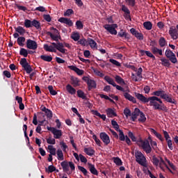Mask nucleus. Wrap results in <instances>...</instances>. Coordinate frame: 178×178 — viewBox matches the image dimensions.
I'll return each instance as SVG.
<instances>
[{
    "label": "nucleus",
    "instance_id": "31",
    "mask_svg": "<svg viewBox=\"0 0 178 178\" xmlns=\"http://www.w3.org/2000/svg\"><path fill=\"white\" fill-rule=\"evenodd\" d=\"M84 152L86 153V155H88L89 156H92V155L95 154V151H94V149H92L91 147H89V148L85 147Z\"/></svg>",
    "mask_w": 178,
    "mask_h": 178
},
{
    "label": "nucleus",
    "instance_id": "18",
    "mask_svg": "<svg viewBox=\"0 0 178 178\" xmlns=\"http://www.w3.org/2000/svg\"><path fill=\"white\" fill-rule=\"evenodd\" d=\"M68 69H70V70H73L78 74V76H81L84 74V71L83 70H80L79 67L74 66V65H70L68 66Z\"/></svg>",
    "mask_w": 178,
    "mask_h": 178
},
{
    "label": "nucleus",
    "instance_id": "16",
    "mask_svg": "<svg viewBox=\"0 0 178 178\" xmlns=\"http://www.w3.org/2000/svg\"><path fill=\"white\" fill-rule=\"evenodd\" d=\"M130 31L133 35L138 38V40H144V35H143V33L138 32L134 28L131 29Z\"/></svg>",
    "mask_w": 178,
    "mask_h": 178
},
{
    "label": "nucleus",
    "instance_id": "43",
    "mask_svg": "<svg viewBox=\"0 0 178 178\" xmlns=\"http://www.w3.org/2000/svg\"><path fill=\"white\" fill-rule=\"evenodd\" d=\"M19 55H21L22 56H24V58H27L29 55V51H27V49L24 48H21L19 51Z\"/></svg>",
    "mask_w": 178,
    "mask_h": 178
},
{
    "label": "nucleus",
    "instance_id": "2",
    "mask_svg": "<svg viewBox=\"0 0 178 178\" xmlns=\"http://www.w3.org/2000/svg\"><path fill=\"white\" fill-rule=\"evenodd\" d=\"M149 102L150 106H154V109H160L161 111H165V107L163 106L162 100L159 97L153 96L149 97Z\"/></svg>",
    "mask_w": 178,
    "mask_h": 178
},
{
    "label": "nucleus",
    "instance_id": "26",
    "mask_svg": "<svg viewBox=\"0 0 178 178\" xmlns=\"http://www.w3.org/2000/svg\"><path fill=\"white\" fill-rule=\"evenodd\" d=\"M150 131L151 133H152V134H154L156 137V138L160 140V141H163L164 139H163V137H162V135L158 133L156 131H155V129H150Z\"/></svg>",
    "mask_w": 178,
    "mask_h": 178
},
{
    "label": "nucleus",
    "instance_id": "55",
    "mask_svg": "<svg viewBox=\"0 0 178 178\" xmlns=\"http://www.w3.org/2000/svg\"><path fill=\"white\" fill-rule=\"evenodd\" d=\"M60 145L61 149H63V152H66V149H67V145L63 141L60 142Z\"/></svg>",
    "mask_w": 178,
    "mask_h": 178
},
{
    "label": "nucleus",
    "instance_id": "51",
    "mask_svg": "<svg viewBox=\"0 0 178 178\" xmlns=\"http://www.w3.org/2000/svg\"><path fill=\"white\" fill-rule=\"evenodd\" d=\"M88 40H86L85 38L81 39L78 40V44L82 45L83 47H86L87 45Z\"/></svg>",
    "mask_w": 178,
    "mask_h": 178
},
{
    "label": "nucleus",
    "instance_id": "28",
    "mask_svg": "<svg viewBox=\"0 0 178 178\" xmlns=\"http://www.w3.org/2000/svg\"><path fill=\"white\" fill-rule=\"evenodd\" d=\"M80 80H79V78L76 77H71V83L74 87H79L80 86Z\"/></svg>",
    "mask_w": 178,
    "mask_h": 178
},
{
    "label": "nucleus",
    "instance_id": "46",
    "mask_svg": "<svg viewBox=\"0 0 178 178\" xmlns=\"http://www.w3.org/2000/svg\"><path fill=\"white\" fill-rule=\"evenodd\" d=\"M138 120L140 122H142V123H144V122L147 120V118H145V115H144V113L140 111Z\"/></svg>",
    "mask_w": 178,
    "mask_h": 178
},
{
    "label": "nucleus",
    "instance_id": "5",
    "mask_svg": "<svg viewBox=\"0 0 178 178\" xmlns=\"http://www.w3.org/2000/svg\"><path fill=\"white\" fill-rule=\"evenodd\" d=\"M19 64L24 69L28 74H30V73L33 72V68L31 67V65L29 64L26 58H22L19 61Z\"/></svg>",
    "mask_w": 178,
    "mask_h": 178
},
{
    "label": "nucleus",
    "instance_id": "56",
    "mask_svg": "<svg viewBox=\"0 0 178 178\" xmlns=\"http://www.w3.org/2000/svg\"><path fill=\"white\" fill-rule=\"evenodd\" d=\"M71 15H74V11L73 9H67L66 12L64 13V16H70Z\"/></svg>",
    "mask_w": 178,
    "mask_h": 178
},
{
    "label": "nucleus",
    "instance_id": "21",
    "mask_svg": "<svg viewBox=\"0 0 178 178\" xmlns=\"http://www.w3.org/2000/svg\"><path fill=\"white\" fill-rule=\"evenodd\" d=\"M135 97H136V98L139 99V101H141V102H144L145 104H146L147 102H149V98L145 97L142 94L135 93Z\"/></svg>",
    "mask_w": 178,
    "mask_h": 178
},
{
    "label": "nucleus",
    "instance_id": "48",
    "mask_svg": "<svg viewBox=\"0 0 178 178\" xmlns=\"http://www.w3.org/2000/svg\"><path fill=\"white\" fill-rule=\"evenodd\" d=\"M47 144H51V145H55V144H56V140H55V138H52L51 136H49L47 139Z\"/></svg>",
    "mask_w": 178,
    "mask_h": 178
},
{
    "label": "nucleus",
    "instance_id": "47",
    "mask_svg": "<svg viewBox=\"0 0 178 178\" xmlns=\"http://www.w3.org/2000/svg\"><path fill=\"white\" fill-rule=\"evenodd\" d=\"M159 44L161 48H163V47L166 45V40H165V38L163 37L160 38L159 40Z\"/></svg>",
    "mask_w": 178,
    "mask_h": 178
},
{
    "label": "nucleus",
    "instance_id": "8",
    "mask_svg": "<svg viewBox=\"0 0 178 178\" xmlns=\"http://www.w3.org/2000/svg\"><path fill=\"white\" fill-rule=\"evenodd\" d=\"M82 80L87 83L89 91L92 90V88H97V83H95V81L90 79L88 76H83Z\"/></svg>",
    "mask_w": 178,
    "mask_h": 178
},
{
    "label": "nucleus",
    "instance_id": "38",
    "mask_svg": "<svg viewBox=\"0 0 178 178\" xmlns=\"http://www.w3.org/2000/svg\"><path fill=\"white\" fill-rule=\"evenodd\" d=\"M152 95H155L156 97H161V98H163V95H165V92L163 90H156L152 93Z\"/></svg>",
    "mask_w": 178,
    "mask_h": 178
},
{
    "label": "nucleus",
    "instance_id": "10",
    "mask_svg": "<svg viewBox=\"0 0 178 178\" xmlns=\"http://www.w3.org/2000/svg\"><path fill=\"white\" fill-rule=\"evenodd\" d=\"M51 45H53V47L56 48L57 51H59V52H61V54H66V51H67L66 49H65V46L62 42H58V43L51 42Z\"/></svg>",
    "mask_w": 178,
    "mask_h": 178
},
{
    "label": "nucleus",
    "instance_id": "49",
    "mask_svg": "<svg viewBox=\"0 0 178 178\" xmlns=\"http://www.w3.org/2000/svg\"><path fill=\"white\" fill-rule=\"evenodd\" d=\"M78 169H79V170H80L81 172H83L84 176H87V175H88V171L84 167H83L81 165H78Z\"/></svg>",
    "mask_w": 178,
    "mask_h": 178
},
{
    "label": "nucleus",
    "instance_id": "23",
    "mask_svg": "<svg viewBox=\"0 0 178 178\" xmlns=\"http://www.w3.org/2000/svg\"><path fill=\"white\" fill-rule=\"evenodd\" d=\"M88 165L90 173H92V175H94L95 176H98V170L95 169V165L91 164L90 163H88Z\"/></svg>",
    "mask_w": 178,
    "mask_h": 178
},
{
    "label": "nucleus",
    "instance_id": "32",
    "mask_svg": "<svg viewBox=\"0 0 178 178\" xmlns=\"http://www.w3.org/2000/svg\"><path fill=\"white\" fill-rule=\"evenodd\" d=\"M161 64L163 65V66H165L166 67H169L170 66V60H168L165 58H161L160 59Z\"/></svg>",
    "mask_w": 178,
    "mask_h": 178
},
{
    "label": "nucleus",
    "instance_id": "12",
    "mask_svg": "<svg viewBox=\"0 0 178 178\" xmlns=\"http://www.w3.org/2000/svg\"><path fill=\"white\" fill-rule=\"evenodd\" d=\"M26 47L28 49H33L35 50L38 48V44H37V42L32 40L31 39H28L26 41Z\"/></svg>",
    "mask_w": 178,
    "mask_h": 178
},
{
    "label": "nucleus",
    "instance_id": "29",
    "mask_svg": "<svg viewBox=\"0 0 178 178\" xmlns=\"http://www.w3.org/2000/svg\"><path fill=\"white\" fill-rule=\"evenodd\" d=\"M32 27H35L36 30H40L41 29V22L37 19H33L32 21Z\"/></svg>",
    "mask_w": 178,
    "mask_h": 178
},
{
    "label": "nucleus",
    "instance_id": "64",
    "mask_svg": "<svg viewBox=\"0 0 178 178\" xmlns=\"http://www.w3.org/2000/svg\"><path fill=\"white\" fill-rule=\"evenodd\" d=\"M118 132H119L120 140L121 141H124V140H126V136H124V134H123V131H120Z\"/></svg>",
    "mask_w": 178,
    "mask_h": 178
},
{
    "label": "nucleus",
    "instance_id": "1",
    "mask_svg": "<svg viewBox=\"0 0 178 178\" xmlns=\"http://www.w3.org/2000/svg\"><path fill=\"white\" fill-rule=\"evenodd\" d=\"M153 165L160 168L161 170L165 171V169H168V170L172 173V170H176V166L173 164V163L170 162L168 158H165V161L163 159L159 157H154L152 159ZM172 169V170H171Z\"/></svg>",
    "mask_w": 178,
    "mask_h": 178
},
{
    "label": "nucleus",
    "instance_id": "59",
    "mask_svg": "<svg viewBox=\"0 0 178 178\" xmlns=\"http://www.w3.org/2000/svg\"><path fill=\"white\" fill-rule=\"evenodd\" d=\"M115 81L118 84H124V81H123V79H122V77H120V76H115Z\"/></svg>",
    "mask_w": 178,
    "mask_h": 178
},
{
    "label": "nucleus",
    "instance_id": "54",
    "mask_svg": "<svg viewBox=\"0 0 178 178\" xmlns=\"http://www.w3.org/2000/svg\"><path fill=\"white\" fill-rule=\"evenodd\" d=\"M143 68L139 67L138 70L136 72V76H138V78L141 80V79H143Z\"/></svg>",
    "mask_w": 178,
    "mask_h": 178
},
{
    "label": "nucleus",
    "instance_id": "20",
    "mask_svg": "<svg viewBox=\"0 0 178 178\" xmlns=\"http://www.w3.org/2000/svg\"><path fill=\"white\" fill-rule=\"evenodd\" d=\"M151 51L153 54V55H160V56H162L163 55V51H162V49H159L156 47H151Z\"/></svg>",
    "mask_w": 178,
    "mask_h": 178
},
{
    "label": "nucleus",
    "instance_id": "11",
    "mask_svg": "<svg viewBox=\"0 0 178 178\" xmlns=\"http://www.w3.org/2000/svg\"><path fill=\"white\" fill-rule=\"evenodd\" d=\"M15 29L16 33L13 34L14 38H17L19 35H24V34H26V29H24V28H23L22 26H18Z\"/></svg>",
    "mask_w": 178,
    "mask_h": 178
},
{
    "label": "nucleus",
    "instance_id": "27",
    "mask_svg": "<svg viewBox=\"0 0 178 178\" xmlns=\"http://www.w3.org/2000/svg\"><path fill=\"white\" fill-rule=\"evenodd\" d=\"M66 90L69 94H71V95H74V94H76V89H74L70 84L66 86Z\"/></svg>",
    "mask_w": 178,
    "mask_h": 178
},
{
    "label": "nucleus",
    "instance_id": "62",
    "mask_svg": "<svg viewBox=\"0 0 178 178\" xmlns=\"http://www.w3.org/2000/svg\"><path fill=\"white\" fill-rule=\"evenodd\" d=\"M126 3L129 5V6H134L136 5V0H124Z\"/></svg>",
    "mask_w": 178,
    "mask_h": 178
},
{
    "label": "nucleus",
    "instance_id": "9",
    "mask_svg": "<svg viewBox=\"0 0 178 178\" xmlns=\"http://www.w3.org/2000/svg\"><path fill=\"white\" fill-rule=\"evenodd\" d=\"M54 33L51 32H47V35H49V37L53 40V41H59L60 40V35H59V31L56 29H53Z\"/></svg>",
    "mask_w": 178,
    "mask_h": 178
},
{
    "label": "nucleus",
    "instance_id": "63",
    "mask_svg": "<svg viewBox=\"0 0 178 178\" xmlns=\"http://www.w3.org/2000/svg\"><path fill=\"white\" fill-rule=\"evenodd\" d=\"M118 35L122 38L124 37V38H129V35L126 32H124L122 31L118 33Z\"/></svg>",
    "mask_w": 178,
    "mask_h": 178
},
{
    "label": "nucleus",
    "instance_id": "34",
    "mask_svg": "<svg viewBox=\"0 0 178 178\" xmlns=\"http://www.w3.org/2000/svg\"><path fill=\"white\" fill-rule=\"evenodd\" d=\"M57 154V159L58 161H64L65 157L63 156V152H62V149H58L56 152Z\"/></svg>",
    "mask_w": 178,
    "mask_h": 178
},
{
    "label": "nucleus",
    "instance_id": "25",
    "mask_svg": "<svg viewBox=\"0 0 178 178\" xmlns=\"http://www.w3.org/2000/svg\"><path fill=\"white\" fill-rule=\"evenodd\" d=\"M44 49L47 51V52H56V49L52 45L49 46L48 44H45L43 47Z\"/></svg>",
    "mask_w": 178,
    "mask_h": 178
},
{
    "label": "nucleus",
    "instance_id": "44",
    "mask_svg": "<svg viewBox=\"0 0 178 178\" xmlns=\"http://www.w3.org/2000/svg\"><path fill=\"white\" fill-rule=\"evenodd\" d=\"M112 126L113 128L116 131H120V127H119V124L115 120H112Z\"/></svg>",
    "mask_w": 178,
    "mask_h": 178
},
{
    "label": "nucleus",
    "instance_id": "61",
    "mask_svg": "<svg viewBox=\"0 0 178 178\" xmlns=\"http://www.w3.org/2000/svg\"><path fill=\"white\" fill-rule=\"evenodd\" d=\"M104 28L110 33V34H112V25L111 24H105L104 25Z\"/></svg>",
    "mask_w": 178,
    "mask_h": 178
},
{
    "label": "nucleus",
    "instance_id": "52",
    "mask_svg": "<svg viewBox=\"0 0 178 178\" xmlns=\"http://www.w3.org/2000/svg\"><path fill=\"white\" fill-rule=\"evenodd\" d=\"M113 162L118 166H122V160L120 158L118 157L113 158Z\"/></svg>",
    "mask_w": 178,
    "mask_h": 178
},
{
    "label": "nucleus",
    "instance_id": "45",
    "mask_svg": "<svg viewBox=\"0 0 178 178\" xmlns=\"http://www.w3.org/2000/svg\"><path fill=\"white\" fill-rule=\"evenodd\" d=\"M32 24H33V21L30 20V19H25L24 21V26L26 29H31L32 27Z\"/></svg>",
    "mask_w": 178,
    "mask_h": 178
},
{
    "label": "nucleus",
    "instance_id": "3",
    "mask_svg": "<svg viewBox=\"0 0 178 178\" xmlns=\"http://www.w3.org/2000/svg\"><path fill=\"white\" fill-rule=\"evenodd\" d=\"M136 161L139 165L144 166L143 170H145V168H147V159L145 156L143 154V153L140 151L135 152Z\"/></svg>",
    "mask_w": 178,
    "mask_h": 178
},
{
    "label": "nucleus",
    "instance_id": "41",
    "mask_svg": "<svg viewBox=\"0 0 178 178\" xmlns=\"http://www.w3.org/2000/svg\"><path fill=\"white\" fill-rule=\"evenodd\" d=\"M148 140L150 142V144L152 147L153 149H156V148H158V143H156V141H153L152 138H151V136L148 137Z\"/></svg>",
    "mask_w": 178,
    "mask_h": 178
},
{
    "label": "nucleus",
    "instance_id": "53",
    "mask_svg": "<svg viewBox=\"0 0 178 178\" xmlns=\"http://www.w3.org/2000/svg\"><path fill=\"white\" fill-rule=\"evenodd\" d=\"M56 170V167L54 166V165H49L48 169L46 168V172H49V173H52Z\"/></svg>",
    "mask_w": 178,
    "mask_h": 178
},
{
    "label": "nucleus",
    "instance_id": "13",
    "mask_svg": "<svg viewBox=\"0 0 178 178\" xmlns=\"http://www.w3.org/2000/svg\"><path fill=\"white\" fill-rule=\"evenodd\" d=\"M169 34L172 38V40H177L178 38V32L177 30L176 29V27L175 26H171L169 30Z\"/></svg>",
    "mask_w": 178,
    "mask_h": 178
},
{
    "label": "nucleus",
    "instance_id": "57",
    "mask_svg": "<svg viewBox=\"0 0 178 178\" xmlns=\"http://www.w3.org/2000/svg\"><path fill=\"white\" fill-rule=\"evenodd\" d=\"M124 114L125 115L127 119H129V118H131V111H130L128 108H125L124 110Z\"/></svg>",
    "mask_w": 178,
    "mask_h": 178
},
{
    "label": "nucleus",
    "instance_id": "42",
    "mask_svg": "<svg viewBox=\"0 0 178 178\" xmlns=\"http://www.w3.org/2000/svg\"><path fill=\"white\" fill-rule=\"evenodd\" d=\"M143 26L146 30H152V23H151V22H145L143 23Z\"/></svg>",
    "mask_w": 178,
    "mask_h": 178
},
{
    "label": "nucleus",
    "instance_id": "17",
    "mask_svg": "<svg viewBox=\"0 0 178 178\" xmlns=\"http://www.w3.org/2000/svg\"><path fill=\"white\" fill-rule=\"evenodd\" d=\"M60 165L63 172H65L67 175H72V172H69V162H67V161H64L61 162Z\"/></svg>",
    "mask_w": 178,
    "mask_h": 178
},
{
    "label": "nucleus",
    "instance_id": "33",
    "mask_svg": "<svg viewBox=\"0 0 178 178\" xmlns=\"http://www.w3.org/2000/svg\"><path fill=\"white\" fill-rule=\"evenodd\" d=\"M88 43L92 49H94V48H97V42L93 39L88 38Z\"/></svg>",
    "mask_w": 178,
    "mask_h": 178
},
{
    "label": "nucleus",
    "instance_id": "22",
    "mask_svg": "<svg viewBox=\"0 0 178 178\" xmlns=\"http://www.w3.org/2000/svg\"><path fill=\"white\" fill-rule=\"evenodd\" d=\"M138 116H140V109L135 108L134 112H133L131 114V120L133 122H136V120H137V118H138Z\"/></svg>",
    "mask_w": 178,
    "mask_h": 178
},
{
    "label": "nucleus",
    "instance_id": "24",
    "mask_svg": "<svg viewBox=\"0 0 178 178\" xmlns=\"http://www.w3.org/2000/svg\"><path fill=\"white\" fill-rule=\"evenodd\" d=\"M162 99H165V101H167V102H170V104H175V105H176V100L165 93L163 96Z\"/></svg>",
    "mask_w": 178,
    "mask_h": 178
},
{
    "label": "nucleus",
    "instance_id": "40",
    "mask_svg": "<svg viewBox=\"0 0 178 178\" xmlns=\"http://www.w3.org/2000/svg\"><path fill=\"white\" fill-rule=\"evenodd\" d=\"M48 149L49 151L50 155H56V149L54 148L53 145H48Z\"/></svg>",
    "mask_w": 178,
    "mask_h": 178
},
{
    "label": "nucleus",
    "instance_id": "35",
    "mask_svg": "<svg viewBox=\"0 0 178 178\" xmlns=\"http://www.w3.org/2000/svg\"><path fill=\"white\" fill-rule=\"evenodd\" d=\"M40 59L44 60V62H52L53 58L51 56L42 55L40 56Z\"/></svg>",
    "mask_w": 178,
    "mask_h": 178
},
{
    "label": "nucleus",
    "instance_id": "37",
    "mask_svg": "<svg viewBox=\"0 0 178 178\" xmlns=\"http://www.w3.org/2000/svg\"><path fill=\"white\" fill-rule=\"evenodd\" d=\"M76 92L79 98H81L82 99H87V96L86 95L84 92H83V90H78Z\"/></svg>",
    "mask_w": 178,
    "mask_h": 178
},
{
    "label": "nucleus",
    "instance_id": "30",
    "mask_svg": "<svg viewBox=\"0 0 178 178\" xmlns=\"http://www.w3.org/2000/svg\"><path fill=\"white\" fill-rule=\"evenodd\" d=\"M17 42L19 47H24V43L26 42V38L23 36H20L17 38Z\"/></svg>",
    "mask_w": 178,
    "mask_h": 178
},
{
    "label": "nucleus",
    "instance_id": "7",
    "mask_svg": "<svg viewBox=\"0 0 178 178\" xmlns=\"http://www.w3.org/2000/svg\"><path fill=\"white\" fill-rule=\"evenodd\" d=\"M47 130H49V131H51L52 133L54 138H56V140H59V138L62 137V130L57 129L56 128L52 127H47Z\"/></svg>",
    "mask_w": 178,
    "mask_h": 178
},
{
    "label": "nucleus",
    "instance_id": "60",
    "mask_svg": "<svg viewBox=\"0 0 178 178\" xmlns=\"http://www.w3.org/2000/svg\"><path fill=\"white\" fill-rule=\"evenodd\" d=\"M15 6L19 9V10H23V12H26V10H27V8L24 6H20L18 3H15Z\"/></svg>",
    "mask_w": 178,
    "mask_h": 178
},
{
    "label": "nucleus",
    "instance_id": "58",
    "mask_svg": "<svg viewBox=\"0 0 178 178\" xmlns=\"http://www.w3.org/2000/svg\"><path fill=\"white\" fill-rule=\"evenodd\" d=\"M76 29H78L79 30H81L83 27H84V25L83 24V22H81V21H76Z\"/></svg>",
    "mask_w": 178,
    "mask_h": 178
},
{
    "label": "nucleus",
    "instance_id": "6",
    "mask_svg": "<svg viewBox=\"0 0 178 178\" xmlns=\"http://www.w3.org/2000/svg\"><path fill=\"white\" fill-rule=\"evenodd\" d=\"M165 55L167 59H168L171 63H177V58H176V54H175L172 50L166 49Z\"/></svg>",
    "mask_w": 178,
    "mask_h": 178
},
{
    "label": "nucleus",
    "instance_id": "39",
    "mask_svg": "<svg viewBox=\"0 0 178 178\" xmlns=\"http://www.w3.org/2000/svg\"><path fill=\"white\" fill-rule=\"evenodd\" d=\"M141 52L142 54H145L147 56H148L149 58H152L153 60H155L156 58H155V56H154L152 52L149 51H144V50H142Z\"/></svg>",
    "mask_w": 178,
    "mask_h": 178
},
{
    "label": "nucleus",
    "instance_id": "36",
    "mask_svg": "<svg viewBox=\"0 0 178 178\" xmlns=\"http://www.w3.org/2000/svg\"><path fill=\"white\" fill-rule=\"evenodd\" d=\"M71 38L74 40V41H79V40H80V34L79 32H74L71 35Z\"/></svg>",
    "mask_w": 178,
    "mask_h": 178
},
{
    "label": "nucleus",
    "instance_id": "15",
    "mask_svg": "<svg viewBox=\"0 0 178 178\" xmlns=\"http://www.w3.org/2000/svg\"><path fill=\"white\" fill-rule=\"evenodd\" d=\"M100 138L106 145H108V144L111 143L109 136H108V134H106L105 132L100 133Z\"/></svg>",
    "mask_w": 178,
    "mask_h": 178
},
{
    "label": "nucleus",
    "instance_id": "19",
    "mask_svg": "<svg viewBox=\"0 0 178 178\" xmlns=\"http://www.w3.org/2000/svg\"><path fill=\"white\" fill-rule=\"evenodd\" d=\"M123 95L126 99H128V101H131V102H133L134 104H136L137 100L134 98V97L131 96V95L129 94V92L124 90Z\"/></svg>",
    "mask_w": 178,
    "mask_h": 178
},
{
    "label": "nucleus",
    "instance_id": "14",
    "mask_svg": "<svg viewBox=\"0 0 178 178\" xmlns=\"http://www.w3.org/2000/svg\"><path fill=\"white\" fill-rule=\"evenodd\" d=\"M58 21L63 24H67L68 27H72V26H73V22L72 19L67 17H60Z\"/></svg>",
    "mask_w": 178,
    "mask_h": 178
},
{
    "label": "nucleus",
    "instance_id": "4",
    "mask_svg": "<svg viewBox=\"0 0 178 178\" xmlns=\"http://www.w3.org/2000/svg\"><path fill=\"white\" fill-rule=\"evenodd\" d=\"M137 144L138 146L141 147L146 154H151L152 147H151V145H149V141L147 140H139L137 142Z\"/></svg>",
    "mask_w": 178,
    "mask_h": 178
},
{
    "label": "nucleus",
    "instance_id": "50",
    "mask_svg": "<svg viewBox=\"0 0 178 178\" xmlns=\"http://www.w3.org/2000/svg\"><path fill=\"white\" fill-rule=\"evenodd\" d=\"M48 90L51 94V95H56L58 94V92L54 90V86H48Z\"/></svg>",
    "mask_w": 178,
    "mask_h": 178
}]
</instances>
